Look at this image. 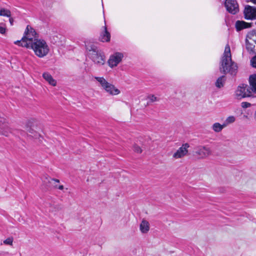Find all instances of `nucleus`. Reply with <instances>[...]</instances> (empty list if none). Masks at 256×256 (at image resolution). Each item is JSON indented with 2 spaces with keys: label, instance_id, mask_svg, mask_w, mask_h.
<instances>
[{
  "label": "nucleus",
  "instance_id": "nucleus-1",
  "mask_svg": "<svg viewBox=\"0 0 256 256\" xmlns=\"http://www.w3.org/2000/svg\"><path fill=\"white\" fill-rule=\"evenodd\" d=\"M219 68L220 72L224 74H230L235 76L237 72L238 66L234 62L232 61L230 48L228 44H227L225 47Z\"/></svg>",
  "mask_w": 256,
  "mask_h": 256
},
{
  "label": "nucleus",
  "instance_id": "nucleus-2",
  "mask_svg": "<svg viewBox=\"0 0 256 256\" xmlns=\"http://www.w3.org/2000/svg\"><path fill=\"white\" fill-rule=\"evenodd\" d=\"M86 48L88 52V57L94 64L100 66L104 64L106 62L104 54L96 46L90 44L86 46Z\"/></svg>",
  "mask_w": 256,
  "mask_h": 256
},
{
  "label": "nucleus",
  "instance_id": "nucleus-3",
  "mask_svg": "<svg viewBox=\"0 0 256 256\" xmlns=\"http://www.w3.org/2000/svg\"><path fill=\"white\" fill-rule=\"evenodd\" d=\"M31 44L30 48H32L35 54L40 58H42L46 56L49 52V48L46 42L43 40H35V42Z\"/></svg>",
  "mask_w": 256,
  "mask_h": 256
},
{
  "label": "nucleus",
  "instance_id": "nucleus-4",
  "mask_svg": "<svg viewBox=\"0 0 256 256\" xmlns=\"http://www.w3.org/2000/svg\"><path fill=\"white\" fill-rule=\"evenodd\" d=\"M94 78L100 84L104 90L110 95H117L120 93V90L116 88L114 85L108 82L104 77L96 76Z\"/></svg>",
  "mask_w": 256,
  "mask_h": 256
},
{
  "label": "nucleus",
  "instance_id": "nucleus-5",
  "mask_svg": "<svg viewBox=\"0 0 256 256\" xmlns=\"http://www.w3.org/2000/svg\"><path fill=\"white\" fill-rule=\"evenodd\" d=\"M37 35L36 32L33 28L29 26H27L23 38H24L26 42L28 43V48L31 46V44H29V42H35V40H38Z\"/></svg>",
  "mask_w": 256,
  "mask_h": 256
},
{
  "label": "nucleus",
  "instance_id": "nucleus-6",
  "mask_svg": "<svg viewBox=\"0 0 256 256\" xmlns=\"http://www.w3.org/2000/svg\"><path fill=\"white\" fill-rule=\"evenodd\" d=\"M236 98L238 100L252 96L248 90V85L242 84L238 87L235 92Z\"/></svg>",
  "mask_w": 256,
  "mask_h": 256
},
{
  "label": "nucleus",
  "instance_id": "nucleus-7",
  "mask_svg": "<svg viewBox=\"0 0 256 256\" xmlns=\"http://www.w3.org/2000/svg\"><path fill=\"white\" fill-rule=\"evenodd\" d=\"M211 154V150L206 146H198L195 148L194 152V155L198 158H206Z\"/></svg>",
  "mask_w": 256,
  "mask_h": 256
},
{
  "label": "nucleus",
  "instance_id": "nucleus-8",
  "mask_svg": "<svg viewBox=\"0 0 256 256\" xmlns=\"http://www.w3.org/2000/svg\"><path fill=\"white\" fill-rule=\"evenodd\" d=\"M224 6L230 14H235L239 12L238 5L236 0H226Z\"/></svg>",
  "mask_w": 256,
  "mask_h": 256
},
{
  "label": "nucleus",
  "instance_id": "nucleus-9",
  "mask_svg": "<svg viewBox=\"0 0 256 256\" xmlns=\"http://www.w3.org/2000/svg\"><path fill=\"white\" fill-rule=\"evenodd\" d=\"M124 54L121 52H116L111 56L108 60V64L110 68L117 66L122 61Z\"/></svg>",
  "mask_w": 256,
  "mask_h": 256
},
{
  "label": "nucleus",
  "instance_id": "nucleus-10",
  "mask_svg": "<svg viewBox=\"0 0 256 256\" xmlns=\"http://www.w3.org/2000/svg\"><path fill=\"white\" fill-rule=\"evenodd\" d=\"M244 18L246 20L256 19V7L247 5L244 11Z\"/></svg>",
  "mask_w": 256,
  "mask_h": 256
},
{
  "label": "nucleus",
  "instance_id": "nucleus-11",
  "mask_svg": "<svg viewBox=\"0 0 256 256\" xmlns=\"http://www.w3.org/2000/svg\"><path fill=\"white\" fill-rule=\"evenodd\" d=\"M190 147L188 144H183L176 152L173 154V158H180L186 156L188 152V148Z\"/></svg>",
  "mask_w": 256,
  "mask_h": 256
},
{
  "label": "nucleus",
  "instance_id": "nucleus-12",
  "mask_svg": "<svg viewBox=\"0 0 256 256\" xmlns=\"http://www.w3.org/2000/svg\"><path fill=\"white\" fill-rule=\"evenodd\" d=\"M42 181L44 184H46V189H48L51 186L57 188L58 187L57 184L60 182V180L58 179L52 178L48 176H45Z\"/></svg>",
  "mask_w": 256,
  "mask_h": 256
},
{
  "label": "nucleus",
  "instance_id": "nucleus-13",
  "mask_svg": "<svg viewBox=\"0 0 256 256\" xmlns=\"http://www.w3.org/2000/svg\"><path fill=\"white\" fill-rule=\"evenodd\" d=\"M248 82L250 84L248 86V90L253 96L256 94V74L250 75L249 77Z\"/></svg>",
  "mask_w": 256,
  "mask_h": 256
},
{
  "label": "nucleus",
  "instance_id": "nucleus-14",
  "mask_svg": "<svg viewBox=\"0 0 256 256\" xmlns=\"http://www.w3.org/2000/svg\"><path fill=\"white\" fill-rule=\"evenodd\" d=\"M104 30L102 32H100L99 40L102 42H108L110 40V34L108 31L106 26H105L104 27Z\"/></svg>",
  "mask_w": 256,
  "mask_h": 256
},
{
  "label": "nucleus",
  "instance_id": "nucleus-15",
  "mask_svg": "<svg viewBox=\"0 0 256 256\" xmlns=\"http://www.w3.org/2000/svg\"><path fill=\"white\" fill-rule=\"evenodd\" d=\"M246 48L247 52L252 54H256V51L254 50L255 46L248 40V38L245 40Z\"/></svg>",
  "mask_w": 256,
  "mask_h": 256
},
{
  "label": "nucleus",
  "instance_id": "nucleus-16",
  "mask_svg": "<svg viewBox=\"0 0 256 256\" xmlns=\"http://www.w3.org/2000/svg\"><path fill=\"white\" fill-rule=\"evenodd\" d=\"M140 230L142 234H146L150 230V224L144 220H142L140 225Z\"/></svg>",
  "mask_w": 256,
  "mask_h": 256
},
{
  "label": "nucleus",
  "instance_id": "nucleus-17",
  "mask_svg": "<svg viewBox=\"0 0 256 256\" xmlns=\"http://www.w3.org/2000/svg\"><path fill=\"white\" fill-rule=\"evenodd\" d=\"M236 28L238 32L240 31L244 28L250 26V24L244 21L237 20L235 24Z\"/></svg>",
  "mask_w": 256,
  "mask_h": 256
},
{
  "label": "nucleus",
  "instance_id": "nucleus-18",
  "mask_svg": "<svg viewBox=\"0 0 256 256\" xmlns=\"http://www.w3.org/2000/svg\"><path fill=\"white\" fill-rule=\"evenodd\" d=\"M42 77L50 84L52 86H56V82L53 78L52 76L48 72H45L42 74Z\"/></svg>",
  "mask_w": 256,
  "mask_h": 256
},
{
  "label": "nucleus",
  "instance_id": "nucleus-19",
  "mask_svg": "<svg viewBox=\"0 0 256 256\" xmlns=\"http://www.w3.org/2000/svg\"><path fill=\"white\" fill-rule=\"evenodd\" d=\"M12 132V129L6 124L0 128V134L2 135L8 136Z\"/></svg>",
  "mask_w": 256,
  "mask_h": 256
},
{
  "label": "nucleus",
  "instance_id": "nucleus-20",
  "mask_svg": "<svg viewBox=\"0 0 256 256\" xmlns=\"http://www.w3.org/2000/svg\"><path fill=\"white\" fill-rule=\"evenodd\" d=\"M226 81V77L224 76H220L216 80L215 85L218 88H221L224 86Z\"/></svg>",
  "mask_w": 256,
  "mask_h": 256
},
{
  "label": "nucleus",
  "instance_id": "nucleus-21",
  "mask_svg": "<svg viewBox=\"0 0 256 256\" xmlns=\"http://www.w3.org/2000/svg\"><path fill=\"white\" fill-rule=\"evenodd\" d=\"M26 130L28 133V134L30 136L36 138L38 137L39 134L28 125L26 126Z\"/></svg>",
  "mask_w": 256,
  "mask_h": 256
},
{
  "label": "nucleus",
  "instance_id": "nucleus-22",
  "mask_svg": "<svg viewBox=\"0 0 256 256\" xmlns=\"http://www.w3.org/2000/svg\"><path fill=\"white\" fill-rule=\"evenodd\" d=\"M246 38H248V40H252L256 44V30H252L249 32Z\"/></svg>",
  "mask_w": 256,
  "mask_h": 256
},
{
  "label": "nucleus",
  "instance_id": "nucleus-23",
  "mask_svg": "<svg viewBox=\"0 0 256 256\" xmlns=\"http://www.w3.org/2000/svg\"><path fill=\"white\" fill-rule=\"evenodd\" d=\"M226 127V124H220L218 122H216L212 125V130L216 132H220L222 130Z\"/></svg>",
  "mask_w": 256,
  "mask_h": 256
},
{
  "label": "nucleus",
  "instance_id": "nucleus-24",
  "mask_svg": "<svg viewBox=\"0 0 256 256\" xmlns=\"http://www.w3.org/2000/svg\"><path fill=\"white\" fill-rule=\"evenodd\" d=\"M14 44H18V46H20L23 47L28 48V44L24 40V38H22V40H17L14 42Z\"/></svg>",
  "mask_w": 256,
  "mask_h": 256
},
{
  "label": "nucleus",
  "instance_id": "nucleus-25",
  "mask_svg": "<svg viewBox=\"0 0 256 256\" xmlns=\"http://www.w3.org/2000/svg\"><path fill=\"white\" fill-rule=\"evenodd\" d=\"M0 16L10 17V12L9 10H6L4 8H1L0 9Z\"/></svg>",
  "mask_w": 256,
  "mask_h": 256
},
{
  "label": "nucleus",
  "instance_id": "nucleus-26",
  "mask_svg": "<svg viewBox=\"0 0 256 256\" xmlns=\"http://www.w3.org/2000/svg\"><path fill=\"white\" fill-rule=\"evenodd\" d=\"M236 120V118L234 116H230L225 120L224 122V124H226V126L228 124L233 123Z\"/></svg>",
  "mask_w": 256,
  "mask_h": 256
},
{
  "label": "nucleus",
  "instance_id": "nucleus-27",
  "mask_svg": "<svg viewBox=\"0 0 256 256\" xmlns=\"http://www.w3.org/2000/svg\"><path fill=\"white\" fill-rule=\"evenodd\" d=\"M14 241V238L12 237H9L7 238L6 240H4V244L7 245H12V242Z\"/></svg>",
  "mask_w": 256,
  "mask_h": 256
},
{
  "label": "nucleus",
  "instance_id": "nucleus-28",
  "mask_svg": "<svg viewBox=\"0 0 256 256\" xmlns=\"http://www.w3.org/2000/svg\"><path fill=\"white\" fill-rule=\"evenodd\" d=\"M147 98L150 100V102H153L158 100V98L153 94L148 95L147 97Z\"/></svg>",
  "mask_w": 256,
  "mask_h": 256
},
{
  "label": "nucleus",
  "instance_id": "nucleus-29",
  "mask_svg": "<svg viewBox=\"0 0 256 256\" xmlns=\"http://www.w3.org/2000/svg\"><path fill=\"white\" fill-rule=\"evenodd\" d=\"M134 152H137L138 154H140L142 153V149L138 145L136 144H134Z\"/></svg>",
  "mask_w": 256,
  "mask_h": 256
},
{
  "label": "nucleus",
  "instance_id": "nucleus-30",
  "mask_svg": "<svg viewBox=\"0 0 256 256\" xmlns=\"http://www.w3.org/2000/svg\"><path fill=\"white\" fill-rule=\"evenodd\" d=\"M251 65L253 68H256V56L250 60Z\"/></svg>",
  "mask_w": 256,
  "mask_h": 256
},
{
  "label": "nucleus",
  "instance_id": "nucleus-31",
  "mask_svg": "<svg viewBox=\"0 0 256 256\" xmlns=\"http://www.w3.org/2000/svg\"><path fill=\"white\" fill-rule=\"evenodd\" d=\"M251 106V104L248 102H242L241 103V106L243 108H248Z\"/></svg>",
  "mask_w": 256,
  "mask_h": 256
},
{
  "label": "nucleus",
  "instance_id": "nucleus-32",
  "mask_svg": "<svg viewBox=\"0 0 256 256\" xmlns=\"http://www.w3.org/2000/svg\"><path fill=\"white\" fill-rule=\"evenodd\" d=\"M6 31V27L0 26V33L2 34H4Z\"/></svg>",
  "mask_w": 256,
  "mask_h": 256
},
{
  "label": "nucleus",
  "instance_id": "nucleus-33",
  "mask_svg": "<svg viewBox=\"0 0 256 256\" xmlns=\"http://www.w3.org/2000/svg\"><path fill=\"white\" fill-rule=\"evenodd\" d=\"M54 208H56L57 210H60L62 208V206L60 204H56L54 206Z\"/></svg>",
  "mask_w": 256,
  "mask_h": 256
},
{
  "label": "nucleus",
  "instance_id": "nucleus-34",
  "mask_svg": "<svg viewBox=\"0 0 256 256\" xmlns=\"http://www.w3.org/2000/svg\"><path fill=\"white\" fill-rule=\"evenodd\" d=\"M57 188H58L60 190H62L64 189V186L62 185L58 186V187Z\"/></svg>",
  "mask_w": 256,
  "mask_h": 256
},
{
  "label": "nucleus",
  "instance_id": "nucleus-35",
  "mask_svg": "<svg viewBox=\"0 0 256 256\" xmlns=\"http://www.w3.org/2000/svg\"><path fill=\"white\" fill-rule=\"evenodd\" d=\"M10 24L11 25H12L13 24V22H14V20L12 18H10Z\"/></svg>",
  "mask_w": 256,
  "mask_h": 256
},
{
  "label": "nucleus",
  "instance_id": "nucleus-36",
  "mask_svg": "<svg viewBox=\"0 0 256 256\" xmlns=\"http://www.w3.org/2000/svg\"><path fill=\"white\" fill-rule=\"evenodd\" d=\"M20 134L22 136H24L25 134V132L22 130H20Z\"/></svg>",
  "mask_w": 256,
  "mask_h": 256
},
{
  "label": "nucleus",
  "instance_id": "nucleus-37",
  "mask_svg": "<svg viewBox=\"0 0 256 256\" xmlns=\"http://www.w3.org/2000/svg\"><path fill=\"white\" fill-rule=\"evenodd\" d=\"M248 1V0H247ZM253 3H254V4H256V0H250Z\"/></svg>",
  "mask_w": 256,
  "mask_h": 256
},
{
  "label": "nucleus",
  "instance_id": "nucleus-38",
  "mask_svg": "<svg viewBox=\"0 0 256 256\" xmlns=\"http://www.w3.org/2000/svg\"><path fill=\"white\" fill-rule=\"evenodd\" d=\"M254 118L256 120V110L255 111L254 114Z\"/></svg>",
  "mask_w": 256,
  "mask_h": 256
}]
</instances>
